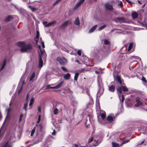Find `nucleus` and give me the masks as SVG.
<instances>
[{"label": "nucleus", "instance_id": "20", "mask_svg": "<svg viewBox=\"0 0 147 147\" xmlns=\"http://www.w3.org/2000/svg\"><path fill=\"white\" fill-rule=\"evenodd\" d=\"M6 64V60L5 59H4L3 63L1 66V70H3L5 67V66Z\"/></svg>", "mask_w": 147, "mask_h": 147}, {"label": "nucleus", "instance_id": "47", "mask_svg": "<svg viewBox=\"0 0 147 147\" xmlns=\"http://www.w3.org/2000/svg\"><path fill=\"white\" fill-rule=\"evenodd\" d=\"M41 45H42V46L43 48H44L45 47L44 42L43 41H42L41 42Z\"/></svg>", "mask_w": 147, "mask_h": 147}, {"label": "nucleus", "instance_id": "55", "mask_svg": "<svg viewBox=\"0 0 147 147\" xmlns=\"http://www.w3.org/2000/svg\"><path fill=\"white\" fill-rule=\"evenodd\" d=\"M68 92L69 93H71L72 92L69 89H68Z\"/></svg>", "mask_w": 147, "mask_h": 147}, {"label": "nucleus", "instance_id": "64", "mask_svg": "<svg viewBox=\"0 0 147 147\" xmlns=\"http://www.w3.org/2000/svg\"><path fill=\"white\" fill-rule=\"evenodd\" d=\"M138 2L139 3H140V4H141V3H140V1H138Z\"/></svg>", "mask_w": 147, "mask_h": 147}, {"label": "nucleus", "instance_id": "50", "mask_svg": "<svg viewBox=\"0 0 147 147\" xmlns=\"http://www.w3.org/2000/svg\"><path fill=\"white\" fill-rule=\"evenodd\" d=\"M40 53H41L40 55L42 57L44 54V52L42 51L41 50H40Z\"/></svg>", "mask_w": 147, "mask_h": 147}, {"label": "nucleus", "instance_id": "32", "mask_svg": "<svg viewBox=\"0 0 147 147\" xmlns=\"http://www.w3.org/2000/svg\"><path fill=\"white\" fill-rule=\"evenodd\" d=\"M106 25H104L100 26L98 28V30H101L104 28L106 26Z\"/></svg>", "mask_w": 147, "mask_h": 147}, {"label": "nucleus", "instance_id": "1", "mask_svg": "<svg viewBox=\"0 0 147 147\" xmlns=\"http://www.w3.org/2000/svg\"><path fill=\"white\" fill-rule=\"evenodd\" d=\"M129 67L130 70H132L135 67H136V69L139 68L140 64L137 61H134L130 63Z\"/></svg>", "mask_w": 147, "mask_h": 147}, {"label": "nucleus", "instance_id": "5", "mask_svg": "<svg viewBox=\"0 0 147 147\" xmlns=\"http://www.w3.org/2000/svg\"><path fill=\"white\" fill-rule=\"evenodd\" d=\"M117 91L119 92L120 94L122 93V91L123 90V92H126L128 91V88L125 86H121L119 87L117 89Z\"/></svg>", "mask_w": 147, "mask_h": 147}, {"label": "nucleus", "instance_id": "42", "mask_svg": "<svg viewBox=\"0 0 147 147\" xmlns=\"http://www.w3.org/2000/svg\"><path fill=\"white\" fill-rule=\"evenodd\" d=\"M77 54L79 56H81V51L80 50H78L77 51Z\"/></svg>", "mask_w": 147, "mask_h": 147}, {"label": "nucleus", "instance_id": "21", "mask_svg": "<svg viewBox=\"0 0 147 147\" xmlns=\"http://www.w3.org/2000/svg\"><path fill=\"white\" fill-rule=\"evenodd\" d=\"M79 75V74L78 72H76L75 73L74 77V80L75 81H77L78 76Z\"/></svg>", "mask_w": 147, "mask_h": 147}, {"label": "nucleus", "instance_id": "41", "mask_svg": "<svg viewBox=\"0 0 147 147\" xmlns=\"http://www.w3.org/2000/svg\"><path fill=\"white\" fill-rule=\"evenodd\" d=\"M58 109L57 108L55 109L54 111V113L55 114H57L58 113Z\"/></svg>", "mask_w": 147, "mask_h": 147}, {"label": "nucleus", "instance_id": "62", "mask_svg": "<svg viewBox=\"0 0 147 147\" xmlns=\"http://www.w3.org/2000/svg\"><path fill=\"white\" fill-rule=\"evenodd\" d=\"M10 111V109H7V111H8V112H9Z\"/></svg>", "mask_w": 147, "mask_h": 147}, {"label": "nucleus", "instance_id": "29", "mask_svg": "<svg viewBox=\"0 0 147 147\" xmlns=\"http://www.w3.org/2000/svg\"><path fill=\"white\" fill-rule=\"evenodd\" d=\"M24 114L23 113L21 114L20 116V118L19 120V123H20L22 120V118L23 117Z\"/></svg>", "mask_w": 147, "mask_h": 147}, {"label": "nucleus", "instance_id": "58", "mask_svg": "<svg viewBox=\"0 0 147 147\" xmlns=\"http://www.w3.org/2000/svg\"><path fill=\"white\" fill-rule=\"evenodd\" d=\"M38 42V39L36 40L35 42H36V44L37 45V44Z\"/></svg>", "mask_w": 147, "mask_h": 147}, {"label": "nucleus", "instance_id": "2", "mask_svg": "<svg viewBox=\"0 0 147 147\" xmlns=\"http://www.w3.org/2000/svg\"><path fill=\"white\" fill-rule=\"evenodd\" d=\"M56 60L59 63L62 65H65L67 63V60L64 57H58L56 59Z\"/></svg>", "mask_w": 147, "mask_h": 147}, {"label": "nucleus", "instance_id": "23", "mask_svg": "<svg viewBox=\"0 0 147 147\" xmlns=\"http://www.w3.org/2000/svg\"><path fill=\"white\" fill-rule=\"evenodd\" d=\"M142 102L141 101H140L136 103L135 105L134 106L135 107H138L142 105Z\"/></svg>", "mask_w": 147, "mask_h": 147}, {"label": "nucleus", "instance_id": "18", "mask_svg": "<svg viewBox=\"0 0 147 147\" xmlns=\"http://www.w3.org/2000/svg\"><path fill=\"white\" fill-rule=\"evenodd\" d=\"M116 79L118 82L121 85L122 84V82L121 80V77L118 75H117L116 76Z\"/></svg>", "mask_w": 147, "mask_h": 147}, {"label": "nucleus", "instance_id": "61", "mask_svg": "<svg viewBox=\"0 0 147 147\" xmlns=\"http://www.w3.org/2000/svg\"><path fill=\"white\" fill-rule=\"evenodd\" d=\"M29 141H28V142H25V144H27L28 142H29Z\"/></svg>", "mask_w": 147, "mask_h": 147}, {"label": "nucleus", "instance_id": "35", "mask_svg": "<svg viewBox=\"0 0 147 147\" xmlns=\"http://www.w3.org/2000/svg\"><path fill=\"white\" fill-rule=\"evenodd\" d=\"M35 127H34V129L31 131V135H30L31 136H33V135L34 134V133L35 131Z\"/></svg>", "mask_w": 147, "mask_h": 147}, {"label": "nucleus", "instance_id": "14", "mask_svg": "<svg viewBox=\"0 0 147 147\" xmlns=\"http://www.w3.org/2000/svg\"><path fill=\"white\" fill-rule=\"evenodd\" d=\"M74 24L75 25L78 26L80 25V21L78 17L75 20Z\"/></svg>", "mask_w": 147, "mask_h": 147}, {"label": "nucleus", "instance_id": "40", "mask_svg": "<svg viewBox=\"0 0 147 147\" xmlns=\"http://www.w3.org/2000/svg\"><path fill=\"white\" fill-rule=\"evenodd\" d=\"M39 33L38 31H37L36 32V38L38 39L39 38Z\"/></svg>", "mask_w": 147, "mask_h": 147}, {"label": "nucleus", "instance_id": "30", "mask_svg": "<svg viewBox=\"0 0 147 147\" xmlns=\"http://www.w3.org/2000/svg\"><path fill=\"white\" fill-rule=\"evenodd\" d=\"M35 73L34 72L32 74V75H31V76L30 77V81H31L35 77Z\"/></svg>", "mask_w": 147, "mask_h": 147}, {"label": "nucleus", "instance_id": "56", "mask_svg": "<svg viewBox=\"0 0 147 147\" xmlns=\"http://www.w3.org/2000/svg\"><path fill=\"white\" fill-rule=\"evenodd\" d=\"M38 48L40 50H41V47H40V45H39L38 46Z\"/></svg>", "mask_w": 147, "mask_h": 147}, {"label": "nucleus", "instance_id": "63", "mask_svg": "<svg viewBox=\"0 0 147 147\" xmlns=\"http://www.w3.org/2000/svg\"><path fill=\"white\" fill-rule=\"evenodd\" d=\"M44 147H49L47 145H46V146H44Z\"/></svg>", "mask_w": 147, "mask_h": 147}, {"label": "nucleus", "instance_id": "51", "mask_svg": "<svg viewBox=\"0 0 147 147\" xmlns=\"http://www.w3.org/2000/svg\"><path fill=\"white\" fill-rule=\"evenodd\" d=\"M31 10L32 11H34L36 10V9L35 7H32Z\"/></svg>", "mask_w": 147, "mask_h": 147}, {"label": "nucleus", "instance_id": "8", "mask_svg": "<svg viewBox=\"0 0 147 147\" xmlns=\"http://www.w3.org/2000/svg\"><path fill=\"white\" fill-rule=\"evenodd\" d=\"M105 6L106 9L110 10H113V7L112 5L109 4V3H107L105 4Z\"/></svg>", "mask_w": 147, "mask_h": 147}, {"label": "nucleus", "instance_id": "13", "mask_svg": "<svg viewBox=\"0 0 147 147\" xmlns=\"http://www.w3.org/2000/svg\"><path fill=\"white\" fill-rule=\"evenodd\" d=\"M115 86L113 85H111L109 87V90L111 92H114L115 90Z\"/></svg>", "mask_w": 147, "mask_h": 147}, {"label": "nucleus", "instance_id": "4", "mask_svg": "<svg viewBox=\"0 0 147 147\" xmlns=\"http://www.w3.org/2000/svg\"><path fill=\"white\" fill-rule=\"evenodd\" d=\"M64 82L63 81H61L60 82H59L57 85L56 86H54V87H51L50 85H48L47 87V89H49V88H52V89H57L59 88H60L63 85Z\"/></svg>", "mask_w": 147, "mask_h": 147}, {"label": "nucleus", "instance_id": "7", "mask_svg": "<svg viewBox=\"0 0 147 147\" xmlns=\"http://www.w3.org/2000/svg\"><path fill=\"white\" fill-rule=\"evenodd\" d=\"M38 63V67L40 68H41L42 66L43 62L42 56L40 55H39Z\"/></svg>", "mask_w": 147, "mask_h": 147}, {"label": "nucleus", "instance_id": "43", "mask_svg": "<svg viewBox=\"0 0 147 147\" xmlns=\"http://www.w3.org/2000/svg\"><path fill=\"white\" fill-rule=\"evenodd\" d=\"M136 101L137 103L141 101H140V98L138 97H137L136 98Z\"/></svg>", "mask_w": 147, "mask_h": 147}, {"label": "nucleus", "instance_id": "34", "mask_svg": "<svg viewBox=\"0 0 147 147\" xmlns=\"http://www.w3.org/2000/svg\"><path fill=\"white\" fill-rule=\"evenodd\" d=\"M8 142H7L5 143V144L2 147H11L9 145H8Z\"/></svg>", "mask_w": 147, "mask_h": 147}, {"label": "nucleus", "instance_id": "27", "mask_svg": "<svg viewBox=\"0 0 147 147\" xmlns=\"http://www.w3.org/2000/svg\"><path fill=\"white\" fill-rule=\"evenodd\" d=\"M113 147H119V145L115 142H112Z\"/></svg>", "mask_w": 147, "mask_h": 147}, {"label": "nucleus", "instance_id": "39", "mask_svg": "<svg viewBox=\"0 0 147 147\" xmlns=\"http://www.w3.org/2000/svg\"><path fill=\"white\" fill-rule=\"evenodd\" d=\"M142 81L143 82H145L147 83V81L146 80L145 78L144 77V76H143L142 78Z\"/></svg>", "mask_w": 147, "mask_h": 147}, {"label": "nucleus", "instance_id": "48", "mask_svg": "<svg viewBox=\"0 0 147 147\" xmlns=\"http://www.w3.org/2000/svg\"><path fill=\"white\" fill-rule=\"evenodd\" d=\"M40 115H39L38 116V119L37 121V123H38L40 122Z\"/></svg>", "mask_w": 147, "mask_h": 147}, {"label": "nucleus", "instance_id": "15", "mask_svg": "<svg viewBox=\"0 0 147 147\" xmlns=\"http://www.w3.org/2000/svg\"><path fill=\"white\" fill-rule=\"evenodd\" d=\"M25 44V43L23 42H18L17 43V45L19 47H22L23 46V45H24Z\"/></svg>", "mask_w": 147, "mask_h": 147}, {"label": "nucleus", "instance_id": "26", "mask_svg": "<svg viewBox=\"0 0 147 147\" xmlns=\"http://www.w3.org/2000/svg\"><path fill=\"white\" fill-rule=\"evenodd\" d=\"M34 102V99L33 98H32L31 99L30 101V102L29 104L30 106H31L33 104Z\"/></svg>", "mask_w": 147, "mask_h": 147}, {"label": "nucleus", "instance_id": "3", "mask_svg": "<svg viewBox=\"0 0 147 147\" xmlns=\"http://www.w3.org/2000/svg\"><path fill=\"white\" fill-rule=\"evenodd\" d=\"M32 48V45L30 44H28L23 46L21 49V51L22 52H25L27 50L31 49Z\"/></svg>", "mask_w": 147, "mask_h": 147}, {"label": "nucleus", "instance_id": "36", "mask_svg": "<svg viewBox=\"0 0 147 147\" xmlns=\"http://www.w3.org/2000/svg\"><path fill=\"white\" fill-rule=\"evenodd\" d=\"M61 68L63 71L66 72L68 71L67 69L65 67L63 66H61Z\"/></svg>", "mask_w": 147, "mask_h": 147}, {"label": "nucleus", "instance_id": "24", "mask_svg": "<svg viewBox=\"0 0 147 147\" xmlns=\"http://www.w3.org/2000/svg\"><path fill=\"white\" fill-rule=\"evenodd\" d=\"M101 117L102 119H104L105 117L106 114L105 112H104L100 114Z\"/></svg>", "mask_w": 147, "mask_h": 147}, {"label": "nucleus", "instance_id": "12", "mask_svg": "<svg viewBox=\"0 0 147 147\" xmlns=\"http://www.w3.org/2000/svg\"><path fill=\"white\" fill-rule=\"evenodd\" d=\"M13 19V17L12 16L9 15L5 19V21L6 22H7L10 21L11 20Z\"/></svg>", "mask_w": 147, "mask_h": 147}, {"label": "nucleus", "instance_id": "60", "mask_svg": "<svg viewBox=\"0 0 147 147\" xmlns=\"http://www.w3.org/2000/svg\"><path fill=\"white\" fill-rule=\"evenodd\" d=\"M42 126H41L40 128V131H42Z\"/></svg>", "mask_w": 147, "mask_h": 147}, {"label": "nucleus", "instance_id": "59", "mask_svg": "<svg viewBox=\"0 0 147 147\" xmlns=\"http://www.w3.org/2000/svg\"><path fill=\"white\" fill-rule=\"evenodd\" d=\"M28 7H29L30 9H32V7L31 6H30V5H29V6H28Z\"/></svg>", "mask_w": 147, "mask_h": 147}, {"label": "nucleus", "instance_id": "38", "mask_svg": "<svg viewBox=\"0 0 147 147\" xmlns=\"http://www.w3.org/2000/svg\"><path fill=\"white\" fill-rule=\"evenodd\" d=\"M124 100V97L123 95H122V99L120 100L121 104L123 103Z\"/></svg>", "mask_w": 147, "mask_h": 147}, {"label": "nucleus", "instance_id": "6", "mask_svg": "<svg viewBox=\"0 0 147 147\" xmlns=\"http://www.w3.org/2000/svg\"><path fill=\"white\" fill-rule=\"evenodd\" d=\"M68 23L70 24L71 23V22L70 21L67 20L65 22L62 24L59 27V28L61 29L65 28L67 26Z\"/></svg>", "mask_w": 147, "mask_h": 147}, {"label": "nucleus", "instance_id": "10", "mask_svg": "<svg viewBox=\"0 0 147 147\" xmlns=\"http://www.w3.org/2000/svg\"><path fill=\"white\" fill-rule=\"evenodd\" d=\"M55 21H53L47 24V22L46 21H44L43 22V24L45 25L46 27L49 26L52 24L56 23Z\"/></svg>", "mask_w": 147, "mask_h": 147}, {"label": "nucleus", "instance_id": "46", "mask_svg": "<svg viewBox=\"0 0 147 147\" xmlns=\"http://www.w3.org/2000/svg\"><path fill=\"white\" fill-rule=\"evenodd\" d=\"M119 5L121 7H122L123 6V4L122 1H120V3L119 4Z\"/></svg>", "mask_w": 147, "mask_h": 147}, {"label": "nucleus", "instance_id": "53", "mask_svg": "<svg viewBox=\"0 0 147 147\" xmlns=\"http://www.w3.org/2000/svg\"><path fill=\"white\" fill-rule=\"evenodd\" d=\"M29 97V95L28 94H27L26 97V100H27L28 99Z\"/></svg>", "mask_w": 147, "mask_h": 147}, {"label": "nucleus", "instance_id": "16", "mask_svg": "<svg viewBox=\"0 0 147 147\" xmlns=\"http://www.w3.org/2000/svg\"><path fill=\"white\" fill-rule=\"evenodd\" d=\"M97 26V25H95L93 26L92 27V28L89 30V33H90L93 32L94 30L96 28Z\"/></svg>", "mask_w": 147, "mask_h": 147}, {"label": "nucleus", "instance_id": "9", "mask_svg": "<svg viewBox=\"0 0 147 147\" xmlns=\"http://www.w3.org/2000/svg\"><path fill=\"white\" fill-rule=\"evenodd\" d=\"M116 19L119 22L125 23L126 21L125 18L123 17L116 18Z\"/></svg>", "mask_w": 147, "mask_h": 147}, {"label": "nucleus", "instance_id": "31", "mask_svg": "<svg viewBox=\"0 0 147 147\" xmlns=\"http://www.w3.org/2000/svg\"><path fill=\"white\" fill-rule=\"evenodd\" d=\"M133 47V44L132 43H131L129 44L128 46V50L129 51Z\"/></svg>", "mask_w": 147, "mask_h": 147}, {"label": "nucleus", "instance_id": "54", "mask_svg": "<svg viewBox=\"0 0 147 147\" xmlns=\"http://www.w3.org/2000/svg\"><path fill=\"white\" fill-rule=\"evenodd\" d=\"M126 1L130 4L131 3V2L129 1V0H125Z\"/></svg>", "mask_w": 147, "mask_h": 147}, {"label": "nucleus", "instance_id": "22", "mask_svg": "<svg viewBox=\"0 0 147 147\" xmlns=\"http://www.w3.org/2000/svg\"><path fill=\"white\" fill-rule=\"evenodd\" d=\"M107 121H113V118L111 116H108L107 117Z\"/></svg>", "mask_w": 147, "mask_h": 147}, {"label": "nucleus", "instance_id": "37", "mask_svg": "<svg viewBox=\"0 0 147 147\" xmlns=\"http://www.w3.org/2000/svg\"><path fill=\"white\" fill-rule=\"evenodd\" d=\"M61 0H57L53 4V6H55Z\"/></svg>", "mask_w": 147, "mask_h": 147}, {"label": "nucleus", "instance_id": "45", "mask_svg": "<svg viewBox=\"0 0 147 147\" xmlns=\"http://www.w3.org/2000/svg\"><path fill=\"white\" fill-rule=\"evenodd\" d=\"M22 86L20 89L19 90H18V94H19L20 93V92H21L22 90Z\"/></svg>", "mask_w": 147, "mask_h": 147}, {"label": "nucleus", "instance_id": "49", "mask_svg": "<svg viewBox=\"0 0 147 147\" xmlns=\"http://www.w3.org/2000/svg\"><path fill=\"white\" fill-rule=\"evenodd\" d=\"M56 134V132L55 131V130H54L53 132L52 133V135H55Z\"/></svg>", "mask_w": 147, "mask_h": 147}, {"label": "nucleus", "instance_id": "11", "mask_svg": "<svg viewBox=\"0 0 147 147\" xmlns=\"http://www.w3.org/2000/svg\"><path fill=\"white\" fill-rule=\"evenodd\" d=\"M85 0H79L77 2L75 7L76 9H77L79 6L81 4L83 3Z\"/></svg>", "mask_w": 147, "mask_h": 147}, {"label": "nucleus", "instance_id": "17", "mask_svg": "<svg viewBox=\"0 0 147 147\" xmlns=\"http://www.w3.org/2000/svg\"><path fill=\"white\" fill-rule=\"evenodd\" d=\"M131 16L133 19H135L138 18V14L136 12H134L132 13Z\"/></svg>", "mask_w": 147, "mask_h": 147}, {"label": "nucleus", "instance_id": "44", "mask_svg": "<svg viewBox=\"0 0 147 147\" xmlns=\"http://www.w3.org/2000/svg\"><path fill=\"white\" fill-rule=\"evenodd\" d=\"M93 140V138L92 137L90 139V138L88 140V143H90L91 142H92Z\"/></svg>", "mask_w": 147, "mask_h": 147}, {"label": "nucleus", "instance_id": "28", "mask_svg": "<svg viewBox=\"0 0 147 147\" xmlns=\"http://www.w3.org/2000/svg\"><path fill=\"white\" fill-rule=\"evenodd\" d=\"M28 106V103H26L24 104V109H25L26 111H27V107Z\"/></svg>", "mask_w": 147, "mask_h": 147}, {"label": "nucleus", "instance_id": "25", "mask_svg": "<svg viewBox=\"0 0 147 147\" xmlns=\"http://www.w3.org/2000/svg\"><path fill=\"white\" fill-rule=\"evenodd\" d=\"M129 141V139H127L126 140H125L123 141L122 142H121V145H122V144H126V143L128 142Z\"/></svg>", "mask_w": 147, "mask_h": 147}, {"label": "nucleus", "instance_id": "33", "mask_svg": "<svg viewBox=\"0 0 147 147\" xmlns=\"http://www.w3.org/2000/svg\"><path fill=\"white\" fill-rule=\"evenodd\" d=\"M104 44L106 45H108L110 44L109 42L107 40H105L104 41Z\"/></svg>", "mask_w": 147, "mask_h": 147}, {"label": "nucleus", "instance_id": "52", "mask_svg": "<svg viewBox=\"0 0 147 147\" xmlns=\"http://www.w3.org/2000/svg\"><path fill=\"white\" fill-rule=\"evenodd\" d=\"M144 141H145V140H143L139 144L141 145V144H142L144 142Z\"/></svg>", "mask_w": 147, "mask_h": 147}, {"label": "nucleus", "instance_id": "19", "mask_svg": "<svg viewBox=\"0 0 147 147\" xmlns=\"http://www.w3.org/2000/svg\"><path fill=\"white\" fill-rule=\"evenodd\" d=\"M70 76V74L69 73H67L66 74L64 75V78L65 79L67 80L69 78Z\"/></svg>", "mask_w": 147, "mask_h": 147}, {"label": "nucleus", "instance_id": "57", "mask_svg": "<svg viewBox=\"0 0 147 147\" xmlns=\"http://www.w3.org/2000/svg\"><path fill=\"white\" fill-rule=\"evenodd\" d=\"M38 111L39 112H40L41 111V108L40 107H38Z\"/></svg>", "mask_w": 147, "mask_h": 147}]
</instances>
